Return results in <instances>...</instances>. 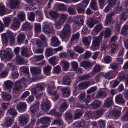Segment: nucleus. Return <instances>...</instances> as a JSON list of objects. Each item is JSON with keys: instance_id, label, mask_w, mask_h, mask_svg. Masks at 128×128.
<instances>
[{"instance_id": "nucleus-62", "label": "nucleus", "mask_w": 128, "mask_h": 128, "mask_svg": "<svg viewBox=\"0 0 128 128\" xmlns=\"http://www.w3.org/2000/svg\"><path fill=\"white\" fill-rule=\"evenodd\" d=\"M68 106V105L66 103H63L61 106L60 110V112H62L66 109Z\"/></svg>"}, {"instance_id": "nucleus-5", "label": "nucleus", "mask_w": 128, "mask_h": 128, "mask_svg": "<svg viewBox=\"0 0 128 128\" xmlns=\"http://www.w3.org/2000/svg\"><path fill=\"white\" fill-rule=\"evenodd\" d=\"M20 4L18 0H8L6 3V5L11 9H15Z\"/></svg>"}, {"instance_id": "nucleus-35", "label": "nucleus", "mask_w": 128, "mask_h": 128, "mask_svg": "<svg viewBox=\"0 0 128 128\" xmlns=\"http://www.w3.org/2000/svg\"><path fill=\"white\" fill-rule=\"evenodd\" d=\"M49 14L52 18L54 20L56 19L58 17V14L56 11H50Z\"/></svg>"}, {"instance_id": "nucleus-26", "label": "nucleus", "mask_w": 128, "mask_h": 128, "mask_svg": "<svg viewBox=\"0 0 128 128\" xmlns=\"http://www.w3.org/2000/svg\"><path fill=\"white\" fill-rule=\"evenodd\" d=\"M39 105V103L37 102L33 105L30 108V111L32 114L36 112L38 110Z\"/></svg>"}, {"instance_id": "nucleus-60", "label": "nucleus", "mask_w": 128, "mask_h": 128, "mask_svg": "<svg viewBox=\"0 0 128 128\" xmlns=\"http://www.w3.org/2000/svg\"><path fill=\"white\" fill-rule=\"evenodd\" d=\"M53 50L51 48H47L46 51V55L48 56L52 55L53 54Z\"/></svg>"}, {"instance_id": "nucleus-3", "label": "nucleus", "mask_w": 128, "mask_h": 128, "mask_svg": "<svg viewBox=\"0 0 128 128\" xmlns=\"http://www.w3.org/2000/svg\"><path fill=\"white\" fill-rule=\"evenodd\" d=\"M103 34V32H101L98 36L94 38L92 44V47L97 49L100 46V44L102 41Z\"/></svg>"}, {"instance_id": "nucleus-37", "label": "nucleus", "mask_w": 128, "mask_h": 128, "mask_svg": "<svg viewBox=\"0 0 128 128\" xmlns=\"http://www.w3.org/2000/svg\"><path fill=\"white\" fill-rule=\"evenodd\" d=\"M81 66L85 68H88L91 67L92 64L90 62H88L87 61H83L81 64Z\"/></svg>"}, {"instance_id": "nucleus-43", "label": "nucleus", "mask_w": 128, "mask_h": 128, "mask_svg": "<svg viewBox=\"0 0 128 128\" xmlns=\"http://www.w3.org/2000/svg\"><path fill=\"white\" fill-rule=\"evenodd\" d=\"M28 49L26 48H22L21 52V55L24 57H28L30 56L28 52Z\"/></svg>"}, {"instance_id": "nucleus-44", "label": "nucleus", "mask_w": 128, "mask_h": 128, "mask_svg": "<svg viewBox=\"0 0 128 128\" xmlns=\"http://www.w3.org/2000/svg\"><path fill=\"white\" fill-rule=\"evenodd\" d=\"M121 33L122 35H128V25H125L123 26L121 30Z\"/></svg>"}, {"instance_id": "nucleus-58", "label": "nucleus", "mask_w": 128, "mask_h": 128, "mask_svg": "<svg viewBox=\"0 0 128 128\" xmlns=\"http://www.w3.org/2000/svg\"><path fill=\"white\" fill-rule=\"evenodd\" d=\"M58 8L60 10L65 11L66 10V6L64 4H58Z\"/></svg>"}, {"instance_id": "nucleus-17", "label": "nucleus", "mask_w": 128, "mask_h": 128, "mask_svg": "<svg viewBox=\"0 0 128 128\" xmlns=\"http://www.w3.org/2000/svg\"><path fill=\"white\" fill-rule=\"evenodd\" d=\"M115 100L116 103L120 104H123L125 102L121 94L116 95L115 97Z\"/></svg>"}, {"instance_id": "nucleus-54", "label": "nucleus", "mask_w": 128, "mask_h": 128, "mask_svg": "<svg viewBox=\"0 0 128 128\" xmlns=\"http://www.w3.org/2000/svg\"><path fill=\"white\" fill-rule=\"evenodd\" d=\"M34 30L36 32H39L41 31V27L39 23H35L34 25Z\"/></svg>"}, {"instance_id": "nucleus-61", "label": "nucleus", "mask_w": 128, "mask_h": 128, "mask_svg": "<svg viewBox=\"0 0 128 128\" xmlns=\"http://www.w3.org/2000/svg\"><path fill=\"white\" fill-rule=\"evenodd\" d=\"M105 22L106 25L112 24L114 22V20H112V18H106V19Z\"/></svg>"}, {"instance_id": "nucleus-46", "label": "nucleus", "mask_w": 128, "mask_h": 128, "mask_svg": "<svg viewBox=\"0 0 128 128\" xmlns=\"http://www.w3.org/2000/svg\"><path fill=\"white\" fill-rule=\"evenodd\" d=\"M50 118L48 117H44L40 118V122L43 124H46L50 121Z\"/></svg>"}, {"instance_id": "nucleus-30", "label": "nucleus", "mask_w": 128, "mask_h": 128, "mask_svg": "<svg viewBox=\"0 0 128 128\" xmlns=\"http://www.w3.org/2000/svg\"><path fill=\"white\" fill-rule=\"evenodd\" d=\"M30 70L32 73L34 75L40 74L41 71L40 69L37 67H32L30 68Z\"/></svg>"}, {"instance_id": "nucleus-38", "label": "nucleus", "mask_w": 128, "mask_h": 128, "mask_svg": "<svg viewBox=\"0 0 128 128\" xmlns=\"http://www.w3.org/2000/svg\"><path fill=\"white\" fill-rule=\"evenodd\" d=\"M62 63L63 65V70L65 71L67 70L69 66V62L66 60H63L62 61Z\"/></svg>"}, {"instance_id": "nucleus-42", "label": "nucleus", "mask_w": 128, "mask_h": 128, "mask_svg": "<svg viewBox=\"0 0 128 128\" xmlns=\"http://www.w3.org/2000/svg\"><path fill=\"white\" fill-rule=\"evenodd\" d=\"M8 113L13 117L16 116L18 114V112L14 108H10L8 110Z\"/></svg>"}, {"instance_id": "nucleus-52", "label": "nucleus", "mask_w": 128, "mask_h": 128, "mask_svg": "<svg viewBox=\"0 0 128 128\" xmlns=\"http://www.w3.org/2000/svg\"><path fill=\"white\" fill-rule=\"evenodd\" d=\"M86 96V94L84 92H83L80 94L78 96L79 100L82 102L84 101V99Z\"/></svg>"}, {"instance_id": "nucleus-19", "label": "nucleus", "mask_w": 128, "mask_h": 128, "mask_svg": "<svg viewBox=\"0 0 128 128\" xmlns=\"http://www.w3.org/2000/svg\"><path fill=\"white\" fill-rule=\"evenodd\" d=\"M43 30L47 34H51L54 31L53 28L48 24H46L44 26Z\"/></svg>"}, {"instance_id": "nucleus-24", "label": "nucleus", "mask_w": 128, "mask_h": 128, "mask_svg": "<svg viewBox=\"0 0 128 128\" xmlns=\"http://www.w3.org/2000/svg\"><path fill=\"white\" fill-rule=\"evenodd\" d=\"M110 113L111 116L115 118L119 117L121 114L120 111L117 110H114Z\"/></svg>"}, {"instance_id": "nucleus-40", "label": "nucleus", "mask_w": 128, "mask_h": 128, "mask_svg": "<svg viewBox=\"0 0 128 128\" xmlns=\"http://www.w3.org/2000/svg\"><path fill=\"white\" fill-rule=\"evenodd\" d=\"M16 61L17 63L20 64H24V60L23 58L19 56H16Z\"/></svg>"}, {"instance_id": "nucleus-20", "label": "nucleus", "mask_w": 128, "mask_h": 128, "mask_svg": "<svg viewBox=\"0 0 128 128\" xmlns=\"http://www.w3.org/2000/svg\"><path fill=\"white\" fill-rule=\"evenodd\" d=\"M102 102L98 100H95L91 104L90 106L93 109H97L100 106Z\"/></svg>"}, {"instance_id": "nucleus-10", "label": "nucleus", "mask_w": 128, "mask_h": 128, "mask_svg": "<svg viewBox=\"0 0 128 128\" xmlns=\"http://www.w3.org/2000/svg\"><path fill=\"white\" fill-rule=\"evenodd\" d=\"M27 105L25 102H19L16 105V108L19 111H24L26 108Z\"/></svg>"}, {"instance_id": "nucleus-18", "label": "nucleus", "mask_w": 128, "mask_h": 128, "mask_svg": "<svg viewBox=\"0 0 128 128\" xmlns=\"http://www.w3.org/2000/svg\"><path fill=\"white\" fill-rule=\"evenodd\" d=\"M14 118L10 116L7 117L5 119V126L7 127H10L14 122Z\"/></svg>"}, {"instance_id": "nucleus-56", "label": "nucleus", "mask_w": 128, "mask_h": 128, "mask_svg": "<svg viewBox=\"0 0 128 128\" xmlns=\"http://www.w3.org/2000/svg\"><path fill=\"white\" fill-rule=\"evenodd\" d=\"M18 16L19 20L21 21H24L25 18V14L22 12H20L19 13L18 15Z\"/></svg>"}, {"instance_id": "nucleus-31", "label": "nucleus", "mask_w": 128, "mask_h": 128, "mask_svg": "<svg viewBox=\"0 0 128 128\" xmlns=\"http://www.w3.org/2000/svg\"><path fill=\"white\" fill-rule=\"evenodd\" d=\"M70 79L69 76H65L63 78V84L66 85H70Z\"/></svg>"}, {"instance_id": "nucleus-12", "label": "nucleus", "mask_w": 128, "mask_h": 128, "mask_svg": "<svg viewBox=\"0 0 128 128\" xmlns=\"http://www.w3.org/2000/svg\"><path fill=\"white\" fill-rule=\"evenodd\" d=\"M50 101L48 99L46 100V101L42 104L41 108L44 111H47L49 110L50 108Z\"/></svg>"}, {"instance_id": "nucleus-13", "label": "nucleus", "mask_w": 128, "mask_h": 128, "mask_svg": "<svg viewBox=\"0 0 128 128\" xmlns=\"http://www.w3.org/2000/svg\"><path fill=\"white\" fill-rule=\"evenodd\" d=\"M18 120L20 123L22 125H25L29 121L28 118L24 115H22L20 116Z\"/></svg>"}, {"instance_id": "nucleus-32", "label": "nucleus", "mask_w": 128, "mask_h": 128, "mask_svg": "<svg viewBox=\"0 0 128 128\" xmlns=\"http://www.w3.org/2000/svg\"><path fill=\"white\" fill-rule=\"evenodd\" d=\"M89 82H82L78 84V87L80 89H85L89 86Z\"/></svg>"}, {"instance_id": "nucleus-28", "label": "nucleus", "mask_w": 128, "mask_h": 128, "mask_svg": "<svg viewBox=\"0 0 128 128\" xmlns=\"http://www.w3.org/2000/svg\"><path fill=\"white\" fill-rule=\"evenodd\" d=\"M104 110L102 108L98 110L95 111L94 113V116L96 118H97L101 116L103 114Z\"/></svg>"}, {"instance_id": "nucleus-22", "label": "nucleus", "mask_w": 128, "mask_h": 128, "mask_svg": "<svg viewBox=\"0 0 128 128\" xmlns=\"http://www.w3.org/2000/svg\"><path fill=\"white\" fill-rule=\"evenodd\" d=\"M107 96V94L104 91L100 90L97 92L96 97L97 98H106Z\"/></svg>"}, {"instance_id": "nucleus-34", "label": "nucleus", "mask_w": 128, "mask_h": 128, "mask_svg": "<svg viewBox=\"0 0 128 128\" xmlns=\"http://www.w3.org/2000/svg\"><path fill=\"white\" fill-rule=\"evenodd\" d=\"M52 124L59 126H62L63 124V122L62 119L57 118L55 119L54 120Z\"/></svg>"}, {"instance_id": "nucleus-6", "label": "nucleus", "mask_w": 128, "mask_h": 128, "mask_svg": "<svg viewBox=\"0 0 128 128\" xmlns=\"http://www.w3.org/2000/svg\"><path fill=\"white\" fill-rule=\"evenodd\" d=\"M22 86L19 82H16L13 88V92L16 94H18L21 92Z\"/></svg>"}, {"instance_id": "nucleus-29", "label": "nucleus", "mask_w": 128, "mask_h": 128, "mask_svg": "<svg viewBox=\"0 0 128 128\" xmlns=\"http://www.w3.org/2000/svg\"><path fill=\"white\" fill-rule=\"evenodd\" d=\"M32 25L29 22H25L22 25V28L24 31L31 30L32 28Z\"/></svg>"}, {"instance_id": "nucleus-55", "label": "nucleus", "mask_w": 128, "mask_h": 128, "mask_svg": "<svg viewBox=\"0 0 128 128\" xmlns=\"http://www.w3.org/2000/svg\"><path fill=\"white\" fill-rule=\"evenodd\" d=\"M74 50L76 52L79 54L83 52L84 51V49L82 47L77 46L75 47Z\"/></svg>"}, {"instance_id": "nucleus-9", "label": "nucleus", "mask_w": 128, "mask_h": 128, "mask_svg": "<svg viewBox=\"0 0 128 128\" xmlns=\"http://www.w3.org/2000/svg\"><path fill=\"white\" fill-rule=\"evenodd\" d=\"M51 42L52 46H59L60 42L58 38L55 36H53L51 38Z\"/></svg>"}, {"instance_id": "nucleus-59", "label": "nucleus", "mask_w": 128, "mask_h": 128, "mask_svg": "<svg viewBox=\"0 0 128 128\" xmlns=\"http://www.w3.org/2000/svg\"><path fill=\"white\" fill-rule=\"evenodd\" d=\"M97 89V87L96 86L92 87L87 90V93L88 94H90L95 91Z\"/></svg>"}, {"instance_id": "nucleus-47", "label": "nucleus", "mask_w": 128, "mask_h": 128, "mask_svg": "<svg viewBox=\"0 0 128 128\" xmlns=\"http://www.w3.org/2000/svg\"><path fill=\"white\" fill-rule=\"evenodd\" d=\"M90 7L92 8L94 10H97L98 9V7L97 5V3L94 0L92 1L90 4Z\"/></svg>"}, {"instance_id": "nucleus-41", "label": "nucleus", "mask_w": 128, "mask_h": 128, "mask_svg": "<svg viewBox=\"0 0 128 128\" xmlns=\"http://www.w3.org/2000/svg\"><path fill=\"white\" fill-rule=\"evenodd\" d=\"M57 58L56 56L52 57L48 59V61L50 64L53 66L56 64Z\"/></svg>"}, {"instance_id": "nucleus-33", "label": "nucleus", "mask_w": 128, "mask_h": 128, "mask_svg": "<svg viewBox=\"0 0 128 128\" xmlns=\"http://www.w3.org/2000/svg\"><path fill=\"white\" fill-rule=\"evenodd\" d=\"M52 67L50 66H46L43 68V71L44 73L47 76H49L50 74V71Z\"/></svg>"}, {"instance_id": "nucleus-48", "label": "nucleus", "mask_w": 128, "mask_h": 128, "mask_svg": "<svg viewBox=\"0 0 128 128\" xmlns=\"http://www.w3.org/2000/svg\"><path fill=\"white\" fill-rule=\"evenodd\" d=\"M94 20L92 18H90L88 20L86 24L89 28H92L94 24Z\"/></svg>"}, {"instance_id": "nucleus-7", "label": "nucleus", "mask_w": 128, "mask_h": 128, "mask_svg": "<svg viewBox=\"0 0 128 128\" xmlns=\"http://www.w3.org/2000/svg\"><path fill=\"white\" fill-rule=\"evenodd\" d=\"M20 22L17 17H15L13 20V23L11 26V28L13 30H17L20 26Z\"/></svg>"}, {"instance_id": "nucleus-57", "label": "nucleus", "mask_w": 128, "mask_h": 128, "mask_svg": "<svg viewBox=\"0 0 128 128\" xmlns=\"http://www.w3.org/2000/svg\"><path fill=\"white\" fill-rule=\"evenodd\" d=\"M6 13L5 8L4 5L0 4V15L3 16Z\"/></svg>"}, {"instance_id": "nucleus-23", "label": "nucleus", "mask_w": 128, "mask_h": 128, "mask_svg": "<svg viewBox=\"0 0 128 128\" xmlns=\"http://www.w3.org/2000/svg\"><path fill=\"white\" fill-rule=\"evenodd\" d=\"M103 75L106 78H108L110 79L114 78L115 76L114 75V72L112 71H110L107 72L104 74L102 73Z\"/></svg>"}, {"instance_id": "nucleus-16", "label": "nucleus", "mask_w": 128, "mask_h": 128, "mask_svg": "<svg viewBox=\"0 0 128 128\" xmlns=\"http://www.w3.org/2000/svg\"><path fill=\"white\" fill-rule=\"evenodd\" d=\"M91 39V37L90 36L83 37L82 39L83 44L85 46H89L90 44Z\"/></svg>"}, {"instance_id": "nucleus-36", "label": "nucleus", "mask_w": 128, "mask_h": 128, "mask_svg": "<svg viewBox=\"0 0 128 128\" xmlns=\"http://www.w3.org/2000/svg\"><path fill=\"white\" fill-rule=\"evenodd\" d=\"M4 86L6 88L8 89H11L13 86V82L10 80H7L4 82Z\"/></svg>"}, {"instance_id": "nucleus-15", "label": "nucleus", "mask_w": 128, "mask_h": 128, "mask_svg": "<svg viewBox=\"0 0 128 128\" xmlns=\"http://www.w3.org/2000/svg\"><path fill=\"white\" fill-rule=\"evenodd\" d=\"M1 94L2 99L5 101H9L12 98L11 94L8 92H2Z\"/></svg>"}, {"instance_id": "nucleus-39", "label": "nucleus", "mask_w": 128, "mask_h": 128, "mask_svg": "<svg viewBox=\"0 0 128 128\" xmlns=\"http://www.w3.org/2000/svg\"><path fill=\"white\" fill-rule=\"evenodd\" d=\"M63 94L66 96H68L70 95V90L67 88H62L61 90Z\"/></svg>"}, {"instance_id": "nucleus-2", "label": "nucleus", "mask_w": 128, "mask_h": 128, "mask_svg": "<svg viewBox=\"0 0 128 128\" xmlns=\"http://www.w3.org/2000/svg\"><path fill=\"white\" fill-rule=\"evenodd\" d=\"M68 15L67 14L61 13L60 14L58 19L55 21V27L58 29L61 28L60 26L63 24L66 20Z\"/></svg>"}, {"instance_id": "nucleus-4", "label": "nucleus", "mask_w": 128, "mask_h": 128, "mask_svg": "<svg viewBox=\"0 0 128 128\" xmlns=\"http://www.w3.org/2000/svg\"><path fill=\"white\" fill-rule=\"evenodd\" d=\"M0 56L2 58H6L8 60L12 59V56L9 50H2L0 51Z\"/></svg>"}, {"instance_id": "nucleus-64", "label": "nucleus", "mask_w": 128, "mask_h": 128, "mask_svg": "<svg viewBox=\"0 0 128 128\" xmlns=\"http://www.w3.org/2000/svg\"><path fill=\"white\" fill-rule=\"evenodd\" d=\"M121 120L124 121H128V110L122 116Z\"/></svg>"}, {"instance_id": "nucleus-27", "label": "nucleus", "mask_w": 128, "mask_h": 128, "mask_svg": "<svg viewBox=\"0 0 128 128\" xmlns=\"http://www.w3.org/2000/svg\"><path fill=\"white\" fill-rule=\"evenodd\" d=\"M1 36L2 44L4 45H7L8 44V38L6 34L5 33H3L2 34Z\"/></svg>"}, {"instance_id": "nucleus-53", "label": "nucleus", "mask_w": 128, "mask_h": 128, "mask_svg": "<svg viewBox=\"0 0 128 128\" xmlns=\"http://www.w3.org/2000/svg\"><path fill=\"white\" fill-rule=\"evenodd\" d=\"M127 16L128 14L126 13L125 12H122L120 17V20L122 22L125 21L127 18Z\"/></svg>"}, {"instance_id": "nucleus-45", "label": "nucleus", "mask_w": 128, "mask_h": 128, "mask_svg": "<svg viewBox=\"0 0 128 128\" xmlns=\"http://www.w3.org/2000/svg\"><path fill=\"white\" fill-rule=\"evenodd\" d=\"M102 28V24L100 23L98 24L94 29V30L96 34H98Z\"/></svg>"}, {"instance_id": "nucleus-11", "label": "nucleus", "mask_w": 128, "mask_h": 128, "mask_svg": "<svg viewBox=\"0 0 128 128\" xmlns=\"http://www.w3.org/2000/svg\"><path fill=\"white\" fill-rule=\"evenodd\" d=\"M118 78L121 80L125 79V84L128 86V74L121 72L120 73L118 77Z\"/></svg>"}, {"instance_id": "nucleus-14", "label": "nucleus", "mask_w": 128, "mask_h": 128, "mask_svg": "<svg viewBox=\"0 0 128 128\" xmlns=\"http://www.w3.org/2000/svg\"><path fill=\"white\" fill-rule=\"evenodd\" d=\"M112 98L110 96L106 99L105 102L104 104V106L108 108L112 106L113 104Z\"/></svg>"}, {"instance_id": "nucleus-63", "label": "nucleus", "mask_w": 128, "mask_h": 128, "mask_svg": "<svg viewBox=\"0 0 128 128\" xmlns=\"http://www.w3.org/2000/svg\"><path fill=\"white\" fill-rule=\"evenodd\" d=\"M68 52L69 54L70 55L72 58H75L77 56V55L76 53L72 51V50L68 49Z\"/></svg>"}, {"instance_id": "nucleus-49", "label": "nucleus", "mask_w": 128, "mask_h": 128, "mask_svg": "<svg viewBox=\"0 0 128 128\" xmlns=\"http://www.w3.org/2000/svg\"><path fill=\"white\" fill-rule=\"evenodd\" d=\"M76 9L79 13H82L84 12L85 10V9L81 5L78 4L76 5Z\"/></svg>"}, {"instance_id": "nucleus-8", "label": "nucleus", "mask_w": 128, "mask_h": 128, "mask_svg": "<svg viewBox=\"0 0 128 128\" xmlns=\"http://www.w3.org/2000/svg\"><path fill=\"white\" fill-rule=\"evenodd\" d=\"M75 22L74 23L75 24H77L78 26L82 25L84 22V16L82 15L77 16H75L74 19Z\"/></svg>"}, {"instance_id": "nucleus-25", "label": "nucleus", "mask_w": 128, "mask_h": 128, "mask_svg": "<svg viewBox=\"0 0 128 128\" xmlns=\"http://www.w3.org/2000/svg\"><path fill=\"white\" fill-rule=\"evenodd\" d=\"M101 69V67L100 65L96 64L94 67L91 73L92 74L95 75L96 73L99 72Z\"/></svg>"}, {"instance_id": "nucleus-1", "label": "nucleus", "mask_w": 128, "mask_h": 128, "mask_svg": "<svg viewBox=\"0 0 128 128\" xmlns=\"http://www.w3.org/2000/svg\"><path fill=\"white\" fill-rule=\"evenodd\" d=\"M71 28L70 25L68 23H66L60 33V36L62 39H66L71 34Z\"/></svg>"}, {"instance_id": "nucleus-50", "label": "nucleus", "mask_w": 128, "mask_h": 128, "mask_svg": "<svg viewBox=\"0 0 128 128\" xmlns=\"http://www.w3.org/2000/svg\"><path fill=\"white\" fill-rule=\"evenodd\" d=\"M80 36V34L78 32L73 34L72 35L70 39V42H73L74 41L76 40H78Z\"/></svg>"}, {"instance_id": "nucleus-21", "label": "nucleus", "mask_w": 128, "mask_h": 128, "mask_svg": "<svg viewBox=\"0 0 128 128\" xmlns=\"http://www.w3.org/2000/svg\"><path fill=\"white\" fill-rule=\"evenodd\" d=\"M26 37L25 35L23 33H20L16 38L17 41L18 43L20 44H22Z\"/></svg>"}, {"instance_id": "nucleus-51", "label": "nucleus", "mask_w": 128, "mask_h": 128, "mask_svg": "<svg viewBox=\"0 0 128 128\" xmlns=\"http://www.w3.org/2000/svg\"><path fill=\"white\" fill-rule=\"evenodd\" d=\"M51 95H52V98L54 100H57L59 97V94L56 91L53 92Z\"/></svg>"}]
</instances>
